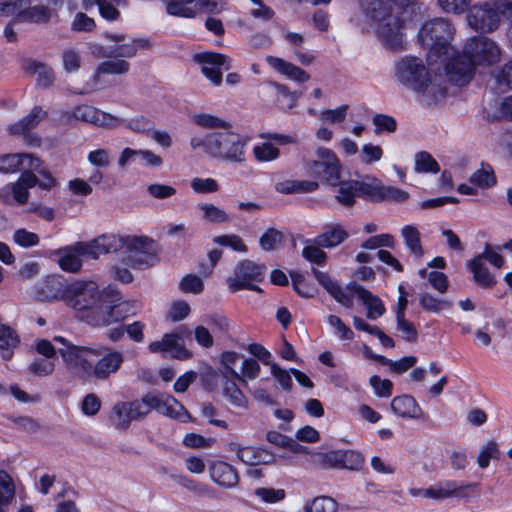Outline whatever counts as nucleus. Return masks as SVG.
Returning a JSON list of instances; mask_svg holds the SVG:
<instances>
[{
    "label": "nucleus",
    "mask_w": 512,
    "mask_h": 512,
    "mask_svg": "<svg viewBox=\"0 0 512 512\" xmlns=\"http://www.w3.org/2000/svg\"><path fill=\"white\" fill-rule=\"evenodd\" d=\"M266 62L277 72L285 75L290 80L304 83L310 79V75L298 66L275 56H267Z\"/></svg>",
    "instance_id": "cd10ccee"
},
{
    "label": "nucleus",
    "mask_w": 512,
    "mask_h": 512,
    "mask_svg": "<svg viewBox=\"0 0 512 512\" xmlns=\"http://www.w3.org/2000/svg\"><path fill=\"white\" fill-rule=\"evenodd\" d=\"M365 464V457L356 450H341V469L360 471Z\"/></svg>",
    "instance_id": "09e8293b"
},
{
    "label": "nucleus",
    "mask_w": 512,
    "mask_h": 512,
    "mask_svg": "<svg viewBox=\"0 0 512 512\" xmlns=\"http://www.w3.org/2000/svg\"><path fill=\"white\" fill-rule=\"evenodd\" d=\"M420 306L432 313H440L444 310H449L452 307V302L447 299L435 298L429 293H423L419 298Z\"/></svg>",
    "instance_id": "de8ad7c7"
},
{
    "label": "nucleus",
    "mask_w": 512,
    "mask_h": 512,
    "mask_svg": "<svg viewBox=\"0 0 512 512\" xmlns=\"http://www.w3.org/2000/svg\"><path fill=\"white\" fill-rule=\"evenodd\" d=\"M61 0H0V16H14V21L25 24L47 25L56 16Z\"/></svg>",
    "instance_id": "39448f33"
},
{
    "label": "nucleus",
    "mask_w": 512,
    "mask_h": 512,
    "mask_svg": "<svg viewBox=\"0 0 512 512\" xmlns=\"http://www.w3.org/2000/svg\"><path fill=\"white\" fill-rule=\"evenodd\" d=\"M442 71L447 77L448 81L455 85L467 84L473 75L474 66L464 54L460 55L454 48L453 52H449L448 57L438 59V64L430 67L433 71Z\"/></svg>",
    "instance_id": "9b49d317"
},
{
    "label": "nucleus",
    "mask_w": 512,
    "mask_h": 512,
    "mask_svg": "<svg viewBox=\"0 0 512 512\" xmlns=\"http://www.w3.org/2000/svg\"><path fill=\"white\" fill-rule=\"evenodd\" d=\"M266 267L251 260L239 262L233 271V274L226 279V283L231 292L242 289L262 292L261 288L255 285V282H261L265 277Z\"/></svg>",
    "instance_id": "9d476101"
},
{
    "label": "nucleus",
    "mask_w": 512,
    "mask_h": 512,
    "mask_svg": "<svg viewBox=\"0 0 512 512\" xmlns=\"http://www.w3.org/2000/svg\"><path fill=\"white\" fill-rule=\"evenodd\" d=\"M354 291L367 308L366 316L368 319L375 320L385 313V306L378 296L373 295L370 291L359 285L355 286Z\"/></svg>",
    "instance_id": "7c9ffc66"
},
{
    "label": "nucleus",
    "mask_w": 512,
    "mask_h": 512,
    "mask_svg": "<svg viewBox=\"0 0 512 512\" xmlns=\"http://www.w3.org/2000/svg\"><path fill=\"white\" fill-rule=\"evenodd\" d=\"M379 360L382 364L387 365L390 369L396 373H404L417 362V358L414 356H406L398 361H392L386 357L380 356Z\"/></svg>",
    "instance_id": "4d7b16f0"
},
{
    "label": "nucleus",
    "mask_w": 512,
    "mask_h": 512,
    "mask_svg": "<svg viewBox=\"0 0 512 512\" xmlns=\"http://www.w3.org/2000/svg\"><path fill=\"white\" fill-rule=\"evenodd\" d=\"M322 248V246L315 244L313 239L311 244L305 246L302 250V256L311 263L323 265L327 260V255Z\"/></svg>",
    "instance_id": "5fc2aeb1"
},
{
    "label": "nucleus",
    "mask_w": 512,
    "mask_h": 512,
    "mask_svg": "<svg viewBox=\"0 0 512 512\" xmlns=\"http://www.w3.org/2000/svg\"><path fill=\"white\" fill-rule=\"evenodd\" d=\"M397 5L408 6L414 0H393ZM364 17L363 29L373 33L389 50L405 48L404 22L390 0H359Z\"/></svg>",
    "instance_id": "f257e3e1"
},
{
    "label": "nucleus",
    "mask_w": 512,
    "mask_h": 512,
    "mask_svg": "<svg viewBox=\"0 0 512 512\" xmlns=\"http://www.w3.org/2000/svg\"><path fill=\"white\" fill-rule=\"evenodd\" d=\"M304 512H337L338 503L329 496H317L304 505Z\"/></svg>",
    "instance_id": "c03bdc74"
},
{
    "label": "nucleus",
    "mask_w": 512,
    "mask_h": 512,
    "mask_svg": "<svg viewBox=\"0 0 512 512\" xmlns=\"http://www.w3.org/2000/svg\"><path fill=\"white\" fill-rule=\"evenodd\" d=\"M57 254L59 255L58 265L62 270L75 273L81 269V257H84V253L79 242L60 249Z\"/></svg>",
    "instance_id": "a878e982"
},
{
    "label": "nucleus",
    "mask_w": 512,
    "mask_h": 512,
    "mask_svg": "<svg viewBox=\"0 0 512 512\" xmlns=\"http://www.w3.org/2000/svg\"><path fill=\"white\" fill-rule=\"evenodd\" d=\"M107 287L100 289L93 280H76L66 285L64 303L76 310L87 311V322L96 327L95 317L103 312Z\"/></svg>",
    "instance_id": "20e7f679"
},
{
    "label": "nucleus",
    "mask_w": 512,
    "mask_h": 512,
    "mask_svg": "<svg viewBox=\"0 0 512 512\" xmlns=\"http://www.w3.org/2000/svg\"><path fill=\"white\" fill-rule=\"evenodd\" d=\"M252 153L255 160L259 163L273 162L280 157L279 148L267 140L255 144Z\"/></svg>",
    "instance_id": "a19ab883"
},
{
    "label": "nucleus",
    "mask_w": 512,
    "mask_h": 512,
    "mask_svg": "<svg viewBox=\"0 0 512 512\" xmlns=\"http://www.w3.org/2000/svg\"><path fill=\"white\" fill-rule=\"evenodd\" d=\"M195 61L201 65L203 75L215 86L222 83V72L219 67L226 70L231 67V59L224 54L204 52L195 55Z\"/></svg>",
    "instance_id": "6ab92c4d"
},
{
    "label": "nucleus",
    "mask_w": 512,
    "mask_h": 512,
    "mask_svg": "<svg viewBox=\"0 0 512 512\" xmlns=\"http://www.w3.org/2000/svg\"><path fill=\"white\" fill-rule=\"evenodd\" d=\"M357 194L370 201H381L383 184L375 177L366 176L357 180Z\"/></svg>",
    "instance_id": "c9c22d12"
},
{
    "label": "nucleus",
    "mask_w": 512,
    "mask_h": 512,
    "mask_svg": "<svg viewBox=\"0 0 512 512\" xmlns=\"http://www.w3.org/2000/svg\"><path fill=\"white\" fill-rule=\"evenodd\" d=\"M13 241L23 248H30L38 245L39 236L34 232L21 228L13 233Z\"/></svg>",
    "instance_id": "680f3d73"
},
{
    "label": "nucleus",
    "mask_w": 512,
    "mask_h": 512,
    "mask_svg": "<svg viewBox=\"0 0 512 512\" xmlns=\"http://www.w3.org/2000/svg\"><path fill=\"white\" fill-rule=\"evenodd\" d=\"M12 198L19 204H25L28 201L29 198V191L25 187V185H22L20 182L16 181L12 183L11 185H7L0 189V200L4 203L10 204L11 203V196Z\"/></svg>",
    "instance_id": "ea45409f"
},
{
    "label": "nucleus",
    "mask_w": 512,
    "mask_h": 512,
    "mask_svg": "<svg viewBox=\"0 0 512 512\" xmlns=\"http://www.w3.org/2000/svg\"><path fill=\"white\" fill-rule=\"evenodd\" d=\"M53 340L62 345L58 349V353L65 367L77 376L89 378L92 363L95 358L101 355V349L75 345L62 336H55Z\"/></svg>",
    "instance_id": "6e6552de"
},
{
    "label": "nucleus",
    "mask_w": 512,
    "mask_h": 512,
    "mask_svg": "<svg viewBox=\"0 0 512 512\" xmlns=\"http://www.w3.org/2000/svg\"><path fill=\"white\" fill-rule=\"evenodd\" d=\"M231 450L236 452L237 457L245 464L257 466L261 464H270L273 462V455L262 448L241 447L237 444H231Z\"/></svg>",
    "instance_id": "bb28decb"
},
{
    "label": "nucleus",
    "mask_w": 512,
    "mask_h": 512,
    "mask_svg": "<svg viewBox=\"0 0 512 512\" xmlns=\"http://www.w3.org/2000/svg\"><path fill=\"white\" fill-rule=\"evenodd\" d=\"M166 2L167 13L172 16L194 18L196 10L180 0H164Z\"/></svg>",
    "instance_id": "603ef678"
},
{
    "label": "nucleus",
    "mask_w": 512,
    "mask_h": 512,
    "mask_svg": "<svg viewBox=\"0 0 512 512\" xmlns=\"http://www.w3.org/2000/svg\"><path fill=\"white\" fill-rule=\"evenodd\" d=\"M271 86L275 89L276 102L282 110H290L297 105L300 93L290 91L287 86L276 82H272Z\"/></svg>",
    "instance_id": "58836bf2"
},
{
    "label": "nucleus",
    "mask_w": 512,
    "mask_h": 512,
    "mask_svg": "<svg viewBox=\"0 0 512 512\" xmlns=\"http://www.w3.org/2000/svg\"><path fill=\"white\" fill-rule=\"evenodd\" d=\"M106 303L103 312L95 317L96 327L109 326L135 315L140 308L138 302L123 301L120 292L110 286L105 293Z\"/></svg>",
    "instance_id": "1a4fd4ad"
},
{
    "label": "nucleus",
    "mask_w": 512,
    "mask_h": 512,
    "mask_svg": "<svg viewBox=\"0 0 512 512\" xmlns=\"http://www.w3.org/2000/svg\"><path fill=\"white\" fill-rule=\"evenodd\" d=\"M153 41L150 38H134L127 43L114 44L110 46L111 58L100 62L93 73V84L90 88L80 92L89 93L97 89L102 75H124L130 70V64L123 58H133L138 50H151Z\"/></svg>",
    "instance_id": "7ed1b4c3"
},
{
    "label": "nucleus",
    "mask_w": 512,
    "mask_h": 512,
    "mask_svg": "<svg viewBox=\"0 0 512 512\" xmlns=\"http://www.w3.org/2000/svg\"><path fill=\"white\" fill-rule=\"evenodd\" d=\"M148 349L152 353L168 354L178 360H187L192 357V352L188 350L181 337L175 333L164 334L161 340L151 342Z\"/></svg>",
    "instance_id": "412c9836"
},
{
    "label": "nucleus",
    "mask_w": 512,
    "mask_h": 512,
    "mask_svg": "<svg viewBox=\"0 0 512 512\" xmlns=\"http://www.w3.org/2000/svg\"><path fill=\"white\" fill-rule=\"evenodd\" d=\"M100 349L101 355L97 357L99 359L95 363H92L89 378L105 380L120 369L124 361V357L119 351Z\"/></svg>",
    "instance_id": "aec40b11"
},
{
    "label": "nucleus",
    "mask_w": 512,
    "mask_h": 512,
    "mask_svg": "<svg viewBox=\"0 0 512 512\" xmlns=\"http://www.w3.org/2000/svg\"><path fill=\"white\" fill-rule=\"evenodd\" d=\"M349 237V233L340 223H329L323 231L314 238V243L326 249L342 244Z\"/></svg>",
    "instance_id": "393cba45"
},
{
    "label": "nucleus",
    "mask_w": 512,
    "mask_h": 512,
    "mask_svg": "<svg viewBox=\"0 0 512 512\" xmlns=\"http://www.w3.org/2000/svg\"><path fill=\"white\" fill-rule=\"evenodd\" d=\"M95 27L94 19L83 12H77L71 21V30L75 32H92Z\"/></svg>",
    "instance_id": "bf43d9fd"
},
{
    "label": "nucleus",
    "mask_w": 512,
    "mask_h": 512,
    "mask_svg": "<svg viewBox=\"0 0 512 512\" xmlns=\"http://www.w3.org/2000/svg\"><path fill=\"white\" fill-rule=\"evenodd\" d=\"M383 157V150L379 145L366 143L362 145L359 152V159L362 163L369 165L374 162H379Z\"/></svg>",
    "instance_id": "864d4df0"
},
{
    "label": "nucleus",
    "mask_w": 512,
    "mask_h": 512,
    "mask_svg": "<svg viewBox=\"0 0 512 512\" xmlns=\"http://www.w3.org/2000/svg\"><path fill=\"white\" fill-rule=\"evenodd\" d=\"M213 242L218 245L231 247L233 250L238 252L247 251V247L243 240L240 236L235 234L216 236L214 237Z\"/></svg>",
    "instance_id": "0e129e2a"
},
{
    "label": "nucleus",
    "mask_w": 512,
    "mask_h": 512,
    "mask_svg": "<svg viewBox=\"0 0 512 512\" xmlns=\"http://www.w3.org/2000/svg\"><path fill=\"white\" fill-rule=\"evenodd\" d=\"M454 28L445 18H436L423 24L419 32L421 44L428 49L427 63L429 67L438 64V59L448 57L453 52L450 41L454 35Z\"/></svg>",
    "instance_id": "423d86ee"
},
{
    "label": "nucleus",
    "mask_w": 512,
    "mask_h": 512,
    "mask_svg": "<svg viewBox=\"0 0 512 512\" xmlns=\"http://www.w3.org/2000/svg\"><path fill=\"white\" fill-rule=\"evenodd\" d=\"M470 183L480 187L487 188L495 184V176L489 169L481 168L476 170L469 179Z\"/></svg>",
    "instance_id": "13d9d810"
},
{
    "label": "nucleus",
    "mask_w": 512,
    "mask_h": 512,
    "mask_svg": "<svg viewBox=\"0 0 512 512\" xmlns=\"http://www.w3.org/2000/svg\"><path fill=\"white\" fill-rule=\"evenodd\" d=\"M247 140L231 130L230 124L223 130L206 136L204 148L206 152L218 159L235 163L245 161Z\"/></svg>",
    "instance_id": "0eeeda50"
},
{
    "label": "nucleus",
    "mask_w": 512,
    "mask_h": 512,
    "mask_svg": "<svg viewBox=\"0 0 512 512\" xmlns=\"http://www.w3.org/2000/svg\"><path fill=\"white\" fill-rule=\"evenodd\" d=\"M401 236L405 245L416 259L424 255V249L421 245V235L419 230L413 225H406L401 229Z\"/></svg>",
    "instance_id": "e433bc0d"
},
{
    "label": "nucleus",
    "mask_w": 512,
    "mask_h": 512,
    "mask_svg": "<svg viewBox=\"0 0 512 512\" xmlns=\"http://www.w3.org/2000/svg\"><path fill=\"white\" fill-rule=\"evenodd\" d=\"M27 69L33 73L40 86L47 87L52 84L54 76L50 67L45 64L32 61L28 63Z\"/></svg>",
    "instance_id": "8fccbe9b"
},
{
    "label": "nucleus",
    "mask_w": 512,
    "mask_h": 512,
    "mask_svg": "<svg viewBox=\"0 0 512 512\" xmlns=\"http://www.w3.org/2000/svg\"><path fill=\"white\" fill-rule=\"evenodd\" d=\"M87 161L95 167H108L110 164V151L105 148L92 150L87 155Z\"/></svg>",
    "instance_id": "774afa93"
},
{
    "label": "nucleus",
    "mask_w": 512,
    "mask_h": 512,
    "mask_svg": "<svg viewBox=\"0 0 512 512\" xmlns=\"http://www.w3.org/2000/svg\"><path fill=\"white\" fill-rule=\"evenodd\" d=\"M478 483L457 484L455 481H442L436 485L423 490V497L435 500L446 498H468L470 494L476 493Z\"/></svg>",
    "instance_id": "a211bd4d"
},
{
    "label": "nucleus",
    "mask_w": 512,
    "mask_h": 512,
    "mask_svg": "<svg viewBox=\"0 0 512 512\" xmlns=\"http://www.w3.org/2000/svg\"><path fill=\"white\" fill-rule=\"evenodd\" d=\"M394 246V237L390 234H380L368 238L361 245L364 249H377L381 247L392 248Z\"/></svg>",
    "instance_id": "e2e57ef3"
},
{
    "label": "nucleus",
    "mask_w": 512,
    "mask_h": 512,
    "mask_svg": "<svg viewBox=\"0 0 512 512\" xmlns=\"http://www.w3.org/2000/svg\"><path fill=\"white\" fill-rule=\"evenodd\" d=\"M283 243L282 232L269 228L260 238L259 244L265 251L276 250Z\"/></svg>",
    "instance_id": "3c124183"
},
{
    "label": "nucleus",
    "mask_w": 512,
    "mask_h": 512,
    "mask_svg": "<svg viewBox=\"0 0 512 512\" xmlns=\"http://www.w3.org/2000/svg\"><path fill=\"white\" fill-rule=\"evenodd\" d=\"M348 105H341L335 109H326L319 113V119L330 124L341 123L347 115Z\"/></svg>",
    "instance_id": "6e6d98bb"
},
{
    "label": "nucleus",
    "mask_w": 512,
    "mask_h": 512,
    "mask_svg": "<svg viewBox=\"0 0 512 512\" xmlns=\"http://www.w3.org/2000/svg\"><path fill=\"white\" fill-rule=\"evenodd\" d=\"M474 280L482 287H491L496 281L483 262V256H477L469 262Z\"/></svg>",
    "instance_id": "4c0bfd02"
},
{
    "label": "nucleus",
    "mask_w": 512,
    "mask_h": 512,
    "mask_svg": "<svg viewBox=\"0 0 512 512\" xmlns=\"http://www.w3.org/2000/svg\"><path fill=\"white\" fill-rule=\"evenodd\" d=\"M317 160L307 163L308 171L318 177H322L329 185L339 182L341 179L342 165L336 154L328 148H318Z\"/></svg>",
    "instance_id": "ddd939ff"
},
{
    "label": "nucleus",
    "mask_w": 512,
    "mask_h": 512,
    "mask_svg": "<svg viewBox=\"0 0 512 512\" xmlns=\"http://www.w3.org/2000/svg\"><path fill=\"white\" fill-rule=\"evenodd\" d=\"M45 116L46 112L41 107L35 106L28 115L18 122L11 124L8 127V132L10 134H25L36 127Z\"/></svg>",
    "instance_id": "f704fd0d"
},
{
    "label": "nucleus",
    "mask_w": 512,
    "mask_h": 512,
    "mask_svg": "<svg viewBox=\"0 0 512 512\" xmlns=\"http://www.w3.org/2000/svg\"><path fill=\"white\" fill-rule=\"evenodd\" d=\"M193 121L197 125L209 129L223 130L227 125H229V123L225 122L224 120L205 113L194 115Z\"/></svg>",
    "instance_id": "052dcab7"
},
{
    "label": "nucleus",
    "mask_w": 512,
    "mask_h": 512,
    "mask_svg": "<svg viewBox=\"0 0 512 512\" xmlns=\"http://www.w3.org/2000/svg\"><path fill=\"white\" fill-rule=\"evenodd\" d=\"M392 411L402 417L418 419L422 417V409L417 404L416 400L409 395L397 396L391 401Z\"/></svg>",
    "instance_id": "c756f323"
},
{
    "label": "nucleus",
    "mask_w": 512,
    "mask_h": 512,
    "mask_svg": "<svg viewBox=\"0 0 512 512\" xmlns=\"http://www.w3.org/2000/svg\"><path fill=\"white\" fill-rule=\"evenodd\" d=\"M66 293V285L59 278L51 276L39 281L32 289V295L35 299L42 302H53L62 300L64 302V294Z\"/></svg>",
    "instance_id": "5701e85b"
},
{
    "label": "nucleus",
    "mask_w": 512,
    "mask_h": 512,
    "mask_svg": "<svg viewBox=\"0 0 512 512\" xmlns=\"http://www.w3.org/2000/svg\"><path fill=\"white\" fill-rule=\"evenodd\" d=\"M498 447L495 441H490L485 444L478 455L477 463L480 468H487L489 466L490 460L492 458H496L498 455Z\"/></svg>",
    "instance_id": "338daca9"
},
{
    "label": "nucleus",
    "mask_w": 512,
    "mask_h": 512,
    "mask_svg": "<svg viewBox=\"0 0 512 512\" xmlns=\"http://www.w3.org/2000/svg\"><path fill=\"white\" fill-rule=\"evenodd\" d=\"M333 187L335 201L345 207L350 208L356 203L357 194V180H341L338 183L330 184Z\"/></svg>",
    "instance_id": "c85d7f7f"
},
{
    "label": "nucleus",
    "mask_w": 512,
    "mask_h": 512,
    "mask_svg": "<svg viewBox=\"0 0 512 512\" xmlns=\"http://www.w3.org/2000/svg\"><path fill=\"white\" fill-rule=\"evenodd\" d=\"M394 76L399 83L421 94L427 101H438L445 95L446 88L429 77L426 66L417 57L401 58L395 65Z\"/></svg>",
    "instance_id": "f03ea898"
},
{
    "label": "nucleus",
    "mask_w": 512,
    "mask_h": 512,
    "mask_svg": "<svg viewBox=\"0 0 512 512\" xmlns=\"http://www.w3.org/2000/svg\"><path fill=\"white\" fill-rule=\"evenodd\" d=\"M15 497V486L12 478L0 471V512H7V507Z\"/></svg>",
    "instance_id": "79ce46f5"
},
{
    "label": "nucleus",
    "mask_w": 512,
    "mask_h": 512,
    "mask_svg": "<svg viewBox=\"0 0 512 512\" xmlns=\"http://www.w3.org/2000/svg\"><path fill=\"white\" fill-rule=\"evenodd\" d=\"M468 25L481 32H492L498 28L500 14L494 4L489 2L477 3L471 6L467 13Z\"/></svg>",
    "instance_id": "2eb2a0df"
},
{
    "label": "nucleus",
    "mask_w": 512,
    "mask_h": 512,
    "mask_svg": "<svg viewBox=\"0 0 512 512\" xmlns=\"http://www.w3.org/2000/svg\"><path fill=\"white\" fill-rule=\"evenodd\" d=\"M210 475L218 485L230 488L238 483V475L235 469L222 461L214 462L210 467Z\"/></svg>",
    "instance_id": "473e14b6"
},
{
    "label": "nucleus",
    "mask_w": 512,
    "mask_h": 512,
    "mask_svg": "<svg viewBox=\"0 0 512 512\" xmlns=\"http://www.w3.org/2000/svg\"><path fill=\"white\" fill-rule=\"evenodd\" d=\"M41 161L33 154L14 153L0 156V172L15 173L21 169H39Z\"/></svg>",
    "instance_id": "b1692460"
},
{
    "label": "nucleus",
    "mask_w": 512,
    "mask_h": 512,
    "mask_svg": "<svg viewBox=\"0 0 512 512\" xmlns=\"http://www.w3.org/2000/svg\"><path fill=\"white\" fill-rule=\"evenodd\" d=\"M464 55L473 66L492 65L500 60L501 50L495 41L485 36L470 38L464 45Z\"/></svg>",
    "instance_id": "f8f14e48"
},
{
    "label": "nucleus",
    "mask_w": 512,
    "mask_h": 512,
    "mask_svg": "<svg viewBox=\"0 0 512 512\" xmlns=\"http://www.w3.org/2000/svg\"><path fill=\"white\" fill-rule=\"evenodd\" d=\"M148 406L141 399L116 403L111 412V422L116 429H127L132 421L143 419Z\"/></svg>",
    "instance_id": "f3484780"
},
{
    "label": "nucleus",
    "mask_w": 512,
    "mask_h": 512,
    "mask_svg": "<svg viewBox=\"0 0 512 512\" xmlns=\"http://www.w3.org/2000/svg\"><path fill=\"white\" fill-rule=\"evenodd\" d=\"M154 241L145 236H129L122 238V246L125 247L128 255L125 261L131 267L152 265L154 255L152 253Z\"/></svg>",
    "instance_id": "4468645a"
},
{
    "label": "nucleus",
    "mask_w": 512,
    "mask_h": 512,
    "mask_svg": "<svg viewBox=\"0 0 512 512\" xmlns=\"http://www.w3.org/2000/svg\"><path fill=\"white\" fill-rule=\"evenodd\" d=\"M318 187L316 181L285 179L275 184V191L283 195L305 194L316 191Z\"/></svg>",
    "instance_id": "2f4dec72"
},
{
    "label": "nucleus",
    "mask_w": 512,
    "mask_h": 512,
    "mask_svg": "<svg viewBox=\"0 0 512 512\" xmlns=\"http://www.w3.org/2000/svg\"><path fill=\"white\" fill-rule=\"evenodd\" d=\"M414 170L417 173L436 174L440 171V167L430 153L421 151L415 154Z\"/></svg>",
    "instance_id": "a18cd8bd"
},
{
    "label": "nucleus",
    "mask_w": 512,
    "mask_h": 512,
    "mask_svg": "<svg viewBox=\"0 0 512 512\" xmlns=\"http://www.w3.org/2000/svg\"><path fill=\"white\" fill-rule=\"evenodd\" d=\"M67 120L70 123L81 121L106 129H113L123 123V119L86 104L74 107L71 113L67 114Z\"/></svg>",
    "instance_id": "dca6fc26"
},
{
    "label": "nucleus",
    "mask_w": 512,
    "mask_h": 512,
    "mask_svg": "<svg viewBox=\"0 0 512 512\" xmlns=\"http://www.w3.org/2000/svg\"><path fill=\"white\" fill-rule=\"evenodd\" d=\"M142 401L148 406L147 415L152 410L171 418H179L185 413L183 405L171 395L148 394L142 398Z\"/></svg>",
    "instance_id": "4be33fe9"
},
{
    "label": "nucleus",
    "mask_w": 512,
    "mask_h": 512,
    "mask_svg": "<svg viewBox=\"0 0 512 512\" xmlns=\"http://www.w3.org/2000/svg\"><path fill=\"white\" fill-rule=\"evenodd\" d=\"M313 463L322 469H341V450L316 452L312 454Z\"/></svg>",
    "instance_id": "37998d69"
},
{
    "label": "nucleus",
    "mask_w": 512,
    "mask_h": 512,
    "mask_svg": "<svg viewBox=\"0 0 512 512\" xmlns=\"http://www.w3.org/2000/svg\"><path fill=\"white\" fill-rule=\"evenodd\" d=\"M180 289L185 293L198 294L203 291L204 284L200 277L194 274H188L180 281Z\"/></svg>",
    "instance_id": "69168bd1"
},
{
    "label": "nucleus",
    "mask_w": 512,
    "mask_h": 512,
    "mask_svg": "<svg viewBox=\"0 0 512 512\" xmlns=\"http://www.w3.org/2000/svg\"><path fill=\"white\" fill-rule=\"evenodd\" d=\"M197 209L202 212V218L210 223H226L229 221L228 214L211 203H201L197 205Z\"/></svg>",
    "instance_id": "49530a36"
},
{
    "label": "nucleus",
    "mask_w": 512,
    "mask_h": 512,
    "mask_svg": "<svg viewBox=\"0 0 512 512\" xmlns=\"http://www.w3.org/2000/svg\"><path fill=\"white\" fill-rule=\"evenodd\" d=\"M20 343L17 332L11 327L0 323V354L2 359L11 360L14 350Z\"/></svg>",
    "instance_id": "72a5a7b5"
}]
</instances>
